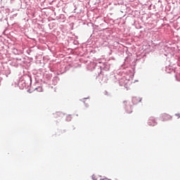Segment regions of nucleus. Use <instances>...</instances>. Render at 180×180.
I'll return each instance as SVG.
<instances>
[{
    "instance_id": "1",
    "label": "nucleus",
    "mask_w": 180,
    "mask_h": 180,
    "mask_svg": "<svg viewBox=\"0 0 180 180\" xmlns=\"http://www.w3.org/2000/svg\"><path fill=\"white\" fill-rule=\"evenodd\" d=\"M160 119H161V121L162 122H167L172 120V116L167 113H163L161 115Z\"/></svg>"
},
{
    "instance_id": "2",
    "label": "nucleus",
    "mask_w": 180,
    "mask_h": 180,
    "mask_svg": "<svg viewBox=\"0 0 180 180\" xmlns=\"http://www.w3.org/2000/svg\"><path fill=\"white\" fill-rule=\"evenodd\" d=\"M141 101V99L134 97V98H132V102H134V104H136L137 103H140Z\"/></svg>"
},
{
    "instance_id": "3",
    "label": "nucleus",
    "mask_w": 180,
    "mask_h": 180,
    "mask_svg": "<svg viewBox=\"0 0 180 180\" xmlns=\"http://www.w3.org/2000/svg\"><path fill=\"white\" fill-rule=\"evenodd\" d=\"M152 122H153V124H152ZM152 122H151V120H149V121H148V124H149V126H155V124H156L155 121L153 120V121H152Z\"/></svg>"
},
{
    "instance_id": "4",
    "label": "nucleus",
    "mask_w": 180,
    "mask_h": 180,
    "mask_svg": "<svg viewBox=\"0 0 180 180\" xmlns=\"http://www.w3.org/2000/svg\"><path fill=\"white\" fill-rule=\"evenodd\" d=\"M36 90H38V91H39L40 92H42V91H43V89H42L41 87H37V88H36Z\"/></svg>"
},
{
    "instance_id": "5",
    "label": "nucleus",
    "mask_w": 180,
    "mask_h": 180,
    "mask_svg": "<svg viewBox=\"0 0 180 180\" xmlns=\"http://www.w3.org/2000/svg\"><path fill=\"white\" fill-rule=\"evenodd\" d=\"M102 180H112V179L105 178V179H103Z\"/></svg>"
},
{
    "instance_id": "6",
    "label": "nucleus",
    "mask_w": 180,
    "mask_h": 180,
    "mask_svg": "<svg viewBox=\"0 0 180 180\" xmlns=\"http://www.w3.org/2000/svg\"><path fill=\"white\" fill-rule=\"evenodd\" d=\"M132 111H129V113H131Z\"/></svg>"
}]
</instances>
